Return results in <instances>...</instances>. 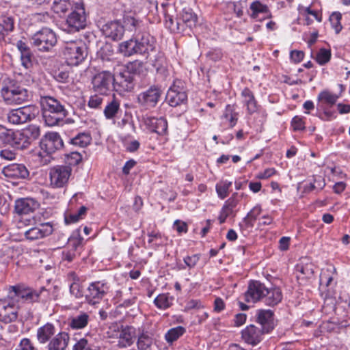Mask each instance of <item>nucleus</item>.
<instances>
[{
    "mask_svg": "<svg viewBox=\"0 0 350 350\" xmlns=\"http://www.w3.org/2000/svg\"><path fill=\"white\" fill-rule=\"evenodd\" d=\"M69 338V335L66 332L59 333L49 343V350H65L68 346Z\"/></svg>",
    "mask_w": 350,
    "mask_h": 350,
    "instance_id": "29",
    "label": "nucleus"
},
{
    "mask_svg": "<svg viewBox=\"0 0 350 350\" xmlns=\"http://www.w3.org/2000/svg\"><path fill=\"white\" fill-rule=\"evenodd\" d=\"M115 76L109 71L97 73L92 79V86L95 92L102 95H107L114 90Z\"/></svg>",
    "mask_w": 350,
    "mask_h": 350,
    "instance_id": "7",
    "label": "nucleus"
},
{
    "mask_svg": "<svg viewBox=\"0 0 350 350\" xmlns=\"http://www.w3.org/2000/svg\"><path fill=\"white\" fill-rule=\"evenodd\" d=\"M165 27L169 29L172 32H181L180 26H178V16L176 18V23H174L173 16L169 14L167 12L165 13Z\"/></svg>",
    "mask_w": 350,
    "mask_h": 350,
    "instance_id": "54",
    "label": "nucleus"
},
{
    "mask_svg": "<svg viewBox=\"0 0 350 350\" xmlns=\"http://www.w3.org/2000/svg\"><path fill=\"white\" fill-rule=\"evenodd\" d=\"M113 55V50L110 44H105L97 52V56L103 61H110L111 57Z\"/></svg>",
    "mask_w": 350,
    "mask_h": 350,
    "instance_id": "56",
    "label": "nucleus"
},
{
    "mask_svg": "<svg viewBox=\"0 0 350 350\" xmlns=\"http://www.w3.org/2000/svg\"><path fill=\"white\" fill-rule=\"evenodd\" d=\"M39 206L32 198H22L15 202V211L18 215H27L33 213Z\"/></svg>",
    "mask_w": 350,
    "mask_h": 350,
    "instance_id": "24",
    "label": "nucleus"
},
{
    "mask_svg": "<svg viewBox=\"0 0 350 350\" xmlns=\"http://www.w3.org/2000/svg\"><path fill=\"white\" fill-rule=\"evenodd\" d=\"M123 326V325H120L117 323H111L109 326L108 329L106 332V337L109 339H111V342H116V340L118 338V336L120 334Z\"/></svg>",
    "mask_w": 350,
    "mask_h": 350,
    "instance_id": "51",
    "label": "nucleus"
},
{
    "mask_svg": "<svg viewBox=\"0 0 350 350\" xmlns=\"http://www.w3.org/2000/svg\"><path fill=\"white\" fill-rule=\"evenodd\" d=\"M83 241V238L79 234H77L76 236H71L68 243L69 250H73L77 253L82 247Z\"/></svg>",
    "mask_w": 350,
    "mask_h": 350,
    "instance_id": "52",
    "label": "nucleus"
},
{
    "mask_svg": "<svg viewBox=\"0 0 350 350\" xmlns=\"http://www.w3.org/2000/svg\"><path fill=\"white\" fill-rule=\"evenodd\" d=\"M265 334L267 333L261 328L250 325L242 330L241 338L248 345L256 346L262 340Z\"/></svg>",
    "mask_w": 350,
    "mask_h": 350,
    "instance_id": "17",
    "label": "nucleus"
},
{
    "mask_svg": "<svg viewBox=\"0 0 350 350\" xmlns=\"http://www.w3.org/2000/svg\"><path fill=\"white\" fill-rule=\"evenodd\" d=\"M267 287L258 280H251L244 296L245 301L248 303H257L263 301Z\"/></svg>",
    "mask_w": 350,
    "mask_h": 350,
    "instance_id": "15",
    "label": "nucleus"
},
{
    "mask_svg": "<svg viewBox=\"0 0 350 350\" xmlns=\"http://www.w3.org/2000/svg\"><path fill=\"white\" fill-rule=\"evenodd\" d=\"M200 259V254H193L191 256H187L184 258L183 261L185 266L180 265L179 269H185L187 267L189 269L194 268Z\"/></svg>",
    "mask_w": 350,
    "mask_h": 350,
    "instance_id": "58",
    "label": "nucleus"
},
{
    "mask_svg": "<svg viewBox=\"0 0 350 350\" xmlns=\"http://www.w3.org/2000/svg\"><path fill=\"white\" fill-rule=\"evenodd\" d=\"M55 334V327L51 323H46L37 331V338L40 343L46 342Z\"/></svg>",
    "mask_w": 350,
    "mask_h": 350,
    "instance_id": "36",
    "label": "nucleus"
},
{
    "mask_svg": "<svg viewBox=\"0 0 350 350\" xmlns=\"http://www.w3.org/2000/svg\"><path fill=\"white\" fill-rule=\"evenodd\" d=\"M163 94L161 86L153 84L137 95V102L143 109H152L161 101Z\"/></svg>",
    "mask_w": 350,
    "mask_h": 350,
    "instance_id": "5",
    "label": "nucleus"
},
{
    "mask_svg": "<svg viewBox=\"0 0 350 350\" xmlns=\"http://www.w3.org/2000/svg\"><path fill=\"white\" fill-rule=\"evenodd\" d=\"M237 197V193H233L232 196L225 202L221 208V210L226 214H228L229 216L232 215L233 217H234L236 215V213L234 211V208L237 206L239 203Z\"/></svg>",
    "mask_w": 350,
    "mask_h": 350,
    "instance_id": "44",
    "label": "nucleus"
},
{
    "mask_svg": "<svg viewBox=\"0 0 350 350\" xmlns=\"http://www.w3.org/2000/svg\"><path fill=\"white\" fill-rule=\"evenodd\" d=\"M262 209L260 206H255L243 218V223L245 228H252L254 221L261 213Z\"/></svg>",
    "mask_w": 350,
    "mask_h": 350,
    "instance_id": "40",
    "label": "nucleus"
},
{
    "mask_svg": "<svg viewBox=\"0 0 350 350\" xmlns=\"http://www.w3.org/2000/svg\"><path fill=\"white\" fill-rule=\"evenodd\" d=\"M18 317V312L14 308H0V321L5 323L14 321Z\"/></svg>",
    "mask_w": 350,
    "mask_h": 350,
    "instance_id": "42",
    "label": "nucleus"
},
{
    "mask_svg": "<svg viewBox=\"0 0 350 350\" xmlns=\"http://www.w3.org/2000/svg\"><path fill=\"white\" fill-rule=\"evenodd\" d=\"M221 118L228 122L230 128H233L237 122L238 113L234 111L232 106L228 105Z\"/></svg>",
    "mask_w": 350,
    "mask_h": 350,
    "instance_id": "45",
    "label": "nucleus"
},
{
    "mask_svg": "<svg viewBox=\"0 0 350 350\" xmlns=\"http://www.w3.org/2000/svg\"><path fill=\"white\" fill-rule=\"evenodd\" d=\"M64 142L60 135L55 132L46 133L40 142L41 150L46 154H51L60 150Z\"/></svg>",
    "mask_w": 350,
    "mask_h": 350,
    "instance_id": "14",
    "label": "nucleus"
},
{
    "mask_svg": "<svg viewBox=\"0 0 350 350\" xmlns=\"http://www.w3.org/2000/svg\"><path fill=\"white\" fill-rule=\"evenodd\" d=\"M122 23L124 26V31L127 30L133 32V36L142 32L144 27L143 22L141 20L131 15H124Z\"/></svg>",
    "mask_w": 350,
    "mask_h": 350,
    "instance_id": "27",
    "label": "nucleus"
},
{
    "mask_svg": "<svg viewBox=\"0 0 350 350\" xmlns=\"http://www.w3.org/2000/svg\"><path fill=\"white\" fill-rule=\"evenodd\" d=\"M103 98L99 95L95 94L90 97L88 105L92 109H99L101 107Z\"/></svg>",
    "mask_w": 350,
    "mask_h": 350,
    "instance_id": "63",
    "label": "nucleus"
},
{
    "mask_svg": "<svg viewBox=\"0 0 350 350\" xmlns=\"http://www.w3.org/2000/svg\"><path fill=\"white\" fill-rule=\"evenodd\" d=\"M86 26V16L83 8H77L67 17L63 29L68 33H75Z\"/></svg>",
    "mask_w": 350,
    "mask_h": 350,
    "instance_id": "11",
    "label": "nucleus"
},
{
    "mask_svg": "<svg viewBox=\"0 0 350 350\" xmlns=\"http://www.w3.org/2000/svg\"><path fill=\"white\" fill-rule=\"evenodd\" d=\"M70 8V0H54L52 5L54 12L58 14L66 13Z\"/></svg>",
    "mask_w": 350,
    "mask_h": 350,
    "instance_id": "49",
    "label": "nucleus"
},
{
    "mask_svg": "<svg viewBox=\"0 0 350 350\" xmlns=\"http://www.w3.org/2000/svg\"><path fill=\"white\" fill-rule=\"evenodd\" d=\"M31 44L38 51L49 52L57 44V37L51 29L42 28L31 38Z\"/></svg>",
    "mask_w": 350,
    "mask_h": 350,
    "instance_id": "4",
    "label": "nucleus"
},
{
    "mask_svg": "<svg viewBox=\"0 0 350 350\" xmlns=\"http://www.w3.org/2000/svg\"><path fill=\"white\" fill-rule=\"evenodd\" d=\"M135 75L132 73L129 68L120 72L115 76L114 90L122 94L131 92L135 84Z\"/></svg>",
    "mask_w": 350,
    "mask_h": 350,
    "instance_id": "12",
    "label": "nucleus"
},
{
    "mask_svg": "<svg viewBox=\"0 0 350 350\" xmlns=\"http://www.w3.org/2000/svg\"><path fill=\"white\" fill-rule=\"evenodd\" d=\"M53 231V226L47 222L27 230L25 232V237L29 240L33 241L47 237L51 234Z\"/></svg>",
    "mask_w": 350,
    "mask_h": 350,
    "instance_id": "22",
    "label": "nucleus"
},
{
    "mask_svg": "<svg viewBox=\"0 0 350 350\" xmlns=\"http://www.w3.org/2000/svg\"><path fill=\"white\" fill-rule=\"evenodd\" d=\"M135 338V328L130 325H124L116 340V346L119 349H126L129 347L133 345Z\"/></svg>",
    "mask_w": 350,
    "mask_h": 350,
    "instance_id": "18",
    "label": "nucleus"
},
{
    "mask_svg": "<svg viewBox=\"0 0 350 350\" xmlns=\"http://www.w3.org/2000/svg\"><path fill=\"white\" fill-rule=\"evenodd\" d=\"M0 25L8 33L14 31L15 28V17L10 10H0Z\"/></svg>",
    "mask_w": 350,
    "mask_h": 350,
    "instance_id": "31",
    "label": "nucleus"
},
{
    "mask_svg": "<svg viewBox=\"0 0 350 350\" xmlns=\"http://www.w3.org/2000/svg\"><path fill=\"white\" fill-rule=\"evenodd\" d=\"M131 44H133V40L131 39L121 42L118 46L119 52L125 57L133 55Z\"/></svg>",
    "mask_w": 350,
    "mask_h": 350,
    "instance_id": "60",
    "label": "nucleus"
},
{
    "mask_svg": "<svg viewBox=\"0 0 350 350\" xmlns=\"http://www.w3.org/2000/svg\"><path fill=\"white\" fill-rule=\"evenodd\" d=\"M186 332V329L183 326H177L170 329L165 334V338L168 343L172 344L177 340Z\"/></svg>",
    "mask_w": 350,
    "mask_h": 350,
    "instance_id": "43",
    "label": "nucleus"
},
{
    "mask_svg": "<svg viewBox=\"0 0 350 350\" xmlns=\"http://www.w3.org/2000/svg\"><path fill=\"white\" fill-rule=\"evenodd\" d=\"M338 98V95L333 94L328 90H323L318 95L317 105L321 104L324 107H331L336 104Z\"/></svg>",
    "mask_w": 350,
    "mask_h": 350,
    "instance_id": "34",
    "label": "nucleus"
},
{
    "mask_svg": "<svg viewBox=\"0 0 350 350\" xmlns=\"http://www.w3.org/2000/svg\"><path fill=\"white\" fill-rule=\"evenodd\" d=\"M232 184V182L228 180H221L217 183L215 189L219 198L223 200L228 196L229 189Z\"/></svg>",
    "mask_w": 350,
    "mask_h": 350,
    "instance_id": "50",
    "label": "nucleus"
},
{
    "mask_svg": "<svg viewBox=\"0 0 350 350\" xmlns=\"http://www.w3.org/2000/svg\"><path fill=\"white\" fill-rule=\"evenodd\" d=\"M63 55L70 66H78L88 56V48L81 40L66 42L63 49Z\"/></svg>",
    "mask_w": 350,
    "mask_h": 350,
    "instance_id": "3",
    "label": "nucleus"
},
{
    "mask_svg": "<svg viewBox=\"0 0 350 350\" xmlns=\"http://www.w3.org/2000/svg\"><path fill=\"white\" fill-rule=\"evenodd\" d=\"M165 99L170 106L175 107L187 103V94L183 88L173 85L168 90Z\"/></svg>",
    "mask_w": 350,
    "mask_h": 350,
    "instance_id": "21",
    "label": "nucleus"
},
{
    "mask_svg": "<svg viewBox=\"0 0 350 350\" xmlns=\"http://www.w3.org/2000/svg\"><path fill=\"white\" fill-rule=\"evenodd\" d=\"M331 59V52L325 49H321L317 53L315 60L317 62L323 66L329 62Z\"/></svg>",
    "mask_w": 350,
    "mask_h": 350,
    "instance_id": "57",
    "label": "nucleus"
},
{
    "mask_svg": "<svg viewBox=\"0 0 350 350\" xmlns=\"http://www.w3.org/2000/svg\"><path fill=\"white\" fill-rule=\"evenodd\" d=\"M38 112L36 105H25L10 110L7 113V120L12 124H21L33 120Z\"/></svg>",
    "mask_w": 350,
    "mask_h": 350,
    "instance_id": "6",
    "label": "nucleus"
},
{
    "mask_svg": "<svg viewBox=\"0 0 350 350\" xmlns=\"http://www.w3.org/2000/svg\"><path fill=\"white\" fill-rule=\"evenodd\" d=\"M250 9L252 11L250 16L254 19L259 20L258 16L260 14H264L262 19L270 18L272 17L269 8L259 1L252 2L250 4Z\"/></svg>",
    "mask_w": 350,
    "mask_h": 350,
    "instance_id": "30",
    "label": "nucleus"
},
{
    "mask_svg": "<svg viewBox=\"0 0 350 350\" xmlns=\"http://www.w3.org/2000/svg\"><path fill=\"white\" fill-rule=\"evenodd\" d=\"M329 107H324L323 105H317L316 116L323 121H330L336 118V113L334 111H331Z\"/></svg>",
    "mask_w": 350,
    "mask_h": 350,
    "instance_id": "41",
    "label": "nucleus"
},
{
    "mask_svg": "<svg viewBox=\"0 0 350 350\" xmlns=\"http://www.w3.org/2000/svg\"><path fill=\"white\" fill-rule=\"evenodd\" d=\"M142 55L148 54L154 49L153 38L146 32H140L134 36Z\"/></svg>",
    "mask_w": 350,
    "mask_h": 350,
    "instance_id": "25",
    "label": "nucleus"
},
{
    "mask_svg": "<svg viewBox=\"0 0 350 350\" xmlns=\"http://www.w3.org/2000/svg\"><path fill=\"white\" fill-rule=\"evenodd\" d=\"M30 144L29 139H27L22 130L14 131L12 142L10 143L11 146L16 149L23 150L27 148Z\"/></svg>",
    "mask_w": 350,
    "mask_h": 350,
    "instance_id": "32",
    "label": "nucleus"
},
{
    "mask_svg": "<svg viewBox=\"0 0 350 350\" xmlns=\"http://www.w3.org/2000/svg\"><path fill=\"white\" fill-rule=\"evenodd\" d=\"M72 350H98L87 338H83L79 340L73 346Z\"/></svg>",
    "mask_w": 350,
    "mask_h": 350,
    "instance_id": "55",
    "label": "nucleus"
},
{
    "mask_svg": "<svg viewBox=\"0 0 350 350\" xmlns=\"http://www.w3.org/2000/svg\"><path fill=\"white\" fill-rule=\"evenodd\" d=\"M256 321L267 334L270 333L276 325L274 313L269 309L258 310L256 314Z\"/></svg>",
    "mask_w": 350,
    "mask_h": 350,
    "instance_id": "16",
    "label": "nucleus"
},
{
    "mask_svg": "<svg viewBox=\"0 0 350 350\" xmlns=\"http://www.w3.org/2000/svg\"><path fill=\"white\" fill-rule=\"evenodd\" d=\"M8 297L12 301L7 306H14V304H45L49 292L45 287L35 289L24 283H18L8 287Z\"/></svg>",
    "mask_w": 350,
    "mask_h": 350,
    "instance_id": "1",
    "label": "nucleus"
},
{
    "mask_svg": "<svg viewBox=\"0 0 350 350\" xmlns=\"http://www.w3.org/2000/svg\"><path fill=\"white\" fill-rule=\"evenodd\" d=\"M121 112L120 101L116 98L108 102L103 111L105 118L108 120L117 118Z\"/></svg>",
    "mask_w": 350,
    "mask_h": 350,
    "instance_id": "35",
    "label": "nucleus"
},
{
    "mask_svg": "<svg viewBox=\"0 0 350 350\" xmlns=\"http://www.w3.org/2000/svg\"><path fill=\"white\" fill-rule=\"evenodd\" d=\"M109 290L110 286L105 280L93 282L87 289L85 299L90 304H99Z\"/></svg>",
    "mask_w": 350,
    "mask_h": 350,
    "instance_id": "9",
    "label": "nucleus"
},
{
    "mask_svg": "<svg viewBox=\"0 0 350 350\" xmlns=\"http://www.w3.org/2000/svg\"><path fill=\"white\" fill-rule=\"evenodd\" d=\"M92 137L88 132H82L78 133L75 137L69 139V143L75 146L85 148L90 144Z\"/></svg>",
    "mask_w": 350,
    "mask_h": 350,
    "instance_id": "37",
    "label": "nucleus"
},
{
    "mask_svg": "<svg viewBox=\"0 0 350 350\" xmlns=\"http://www.w3.org/2000/svg\"><path fill=\"white\" fill-rule=\"evenodd\" d=\"M41 112L45 124L49 126H54L62 124L64 122V118L68 114V113L64 112Z\"/></svg>",
    "mask_w": 350,
    "mask_h": 350,
    "instance_id": "28",
    "label": "nucleus"
},
{
    "mask_svg": "<svg viewBox=\"0 0 350 350\" xmlns=\"http://www.w3.org/2000/svg\"><path fill=\"white\" fill-rule=\"evenodd\" d=\"M0 94L3 102L10 105H21L29 101L31 96L21 82L8 77L3 79Z\"/></svg>",
    "mask_w": 350,
    "mask_h": 350,
    "instance_id": "2",
    "label": "nucleus"
},
{
    "mask_svg": "<svg viewBox=\"0 0 350 350\" xmlns=\"http://www.w3.org/2000/svg\"><path fill=\"white\" fill-rule=\"evenodd\" d=\"M88 320L89 316L85 313H83L73 317L69 325L72 329H82L88 325Z\"/></svg>",
    "mask_w": 350,
    "mask_h": 350,
    "instance_id": "47",
    "label": "nucleus"
},
{
    "mask_svg": "<svg viewBox=\"0 0 350 350\" xmlns=\"http://www.w3.org/2000/svg\"><path fill=\"white\" fill-rule=\"evenodd\" d=\"M245 98V103L247 105V111L250 113H253L257 110V103L255 100L252 92L247 88H245L241 93Z\"/></svg>",
    "mask_w": 350,
    "mask_h": 350,
    "instance_id": "38",
    "label": "nucleus"
},
{
    "mask_svg": "<svg viewBox=\"0 0 350 350\" xmlns=\"http://www.w3.org/2000/svg\"><path fill=\"white\" fill-rule=\"evenodd\" d=\"M81 160L82 155L77 151L71 152L70 153L65 155V161L68 164V166L77 165L81 161Z\"/></svg>",
    "mask_w": 350,
    "mask_h": 350,
    "instance_id": "59",
    "label": "nucleus"
},
{
    "mask_svg": "<svg viewBox=\"0 0 350 350\" xmlns=\"http://www.w3.org/2000/svg\"><path fill=\"white\" fill-rule=\"evenodd\" d=\"M27 137L30 144L37 139L40 135V128L36 124H30L22 130Z\"/></svg>",
    "mask_w": 350,
    "mask_h": 350,
    "instance_id": "46",
    "label": "nucleus"
},
{
    "mask_svg": "<svg viewBox=\"0 0 350 350\" xmlns=\"http://www.w3.org/2000/svg\"><path fill=\"white\" fill-rule=\"evenodd\" d=\"M100 31L105 38L119 41L123 38L124 26L120 20L107 21L101 25Z\"/></svg>",
    "mask_w": 350,
    "mask_h": 350,
    "instance_id": "13",
    "label": "nucleus"
},
{
    "mask_svg": "<svg viewBox=\"0 0 350 350\" xmlns=\"http://www.w3.org/2000/svg\"><path fill=\"white\" fill-rule=\"evenodd\" d=\"M15 350H37L31 340L29 338H23Z\"/></svg>",
    "mask_w": 350,
    "mask_h": 350,
    "instance_id": "64",
    "label": "nucleus"
},
{
    "mask_svg": "<svg viewBox=\"0 0 350 350\" xmlns=\"http://www.w3.org/2000/svg\"><path fill=\"white\" fill-rule=\"evenodd\" d=\"M328 273H332L336 274V269L334 266H329L327 268L325 271H323L320 276V291L321 292V296L325 299V304L327 306L336 305V303L334 302L333 297V276L327 274Z\"/></svg>",
    "mask_w": 350,
    "mask_h": 350,
    "instance_id": "8",
    "label": "nucleus"
},
{
    "mask_svg": "<svg viewBox=\"0 0 350 350\" xmlns=\"http://www.w3.org/2000/svg\"><path fill=\"white\" fill-rule=\"evenodd\" d=\"M87 211V207H85V206H81L77 213H72L68 216H66L65 217V222L67 224H69L78 221L79 219L83 218L84 215H85Z\"/></svg>",
    "mask_w": 350,
    "mask_h": 350,
    "instance_id": "53",
    "label": "nucleus"
},
{
    "mask_svg": "<svg viewBox=\"0 0 350 350\" xmlns=\"http://www.w3.org/2000/svg\"><path fill=\"white\" fill-rule=\"evenodd\" d=\"M14 131L8 129L3 126L0 131V142L4 144L10 145Z\"/></svg>",
    "mask_w": 350,
    "mask_h": 350,
    "instance_id": "61",
    "label": "nucleus"
},
{
    "mask_svg": "<svg viewBox=\"0 0 350 350\" xmlns=\"http://www.w3.org/2000/svg\"><path fill=\"white\" fill-rule=\"evenodd\" d=\"M177 15L178 26L181 31H185L187 28L192 29L196 26L198 16L191 8H183Z\"/></svg>",
    "mask_w": 350,
    "mask_h": 350,
    "instance_id": "19",
    "label": "nucleus"
},
{
    "mask_svg": "<svg viewBox=\"0 0 350 350\" xmlns=\"http://www.w3.org/2000/svg\"><path fill=\"white\" fill-rule=\"evenodd\" d=\"M72 168L68 165H56L49 170L50 185L53 188H63L68 182Z\"/></svg>",
    "mask_w": 350,
    "mask_h": 350,
    "instance_id": "10",
    "label": "nucleus"
},
{
    "mask_svg": "<svg viewBox=\"0 0 350 350\" xmlns=\"http://www.w3.org/2000/svg\"><path fill=\"white\" fill-rule=\"evenodd\" d=\"M282 298V293L280 288H267L262 303L269 306H275L281 302Z\"/></svg>",
    "mask_w": 350,
    "mask_h": 350,
    "instance_id": "26",
    "label": "nucleus"
},
{
    "mask_svg": "<svg viewBox=\"0 0 350 350\" xmlns=\"http://www.w3.org/2000/svg\"><path fill=\"white\" fill-rule=\"evenodd\" d=\"M39 103L41 111L68 113L61 101L51 96H40Z\"/></svg>",
    "mask_w": 350,
    "mask_h": 350,
    "instance_id": "20",
    "label": "nucleus"
},
{
    "mask_svg": "<svg viewBox=\"0 0 350 350\" xmlns=\"http://www.w3.org/2000/svg\"><path fill=\"white\" fill-rule=\"evenodd\" d=\"M3 173L6 177L11 178H26L29 175L27 167L19 163H12L5 167Z\"/></svg>",
    "mask_w": 350,
    "mask_h": 350,
    "instance_id": "23",
    "label": "nucleus"
},
{
    "mask_svg": "<svg viewBox=\"0 0 350 350\" xmlns=\"http://www.w3.org/2000/svg\"><path fill=\"white\" fill-rule=\"evenodd\" d=\"M148 125L152 132L159 135H164L167 130V122L165 118H151L148 120Z\"/></svg>",
    "mask_w": 350,
    "mask_h": 350,
    "instance_id": "33",
    "label": "nucleus"
},
{
    "mask_svg": "<svg viewBox=\"0 0 350 350\" xmlns=\"http://www.w3.org/2000/svg\"><path fill=\"white\" fill-rule=\"evenodd\" d=\"M152 338L147 332H142L138 335L137 347L138 350H151Z\"/></svg>",
    "mask_w": 350,
    "mask_h": 350,
    "instance_id": "39",
    "label": "nucleus"
},
{
    "mask_svg": "<svg viewBox=\"0 0 350 350\" xmlns=\"http://www.w3.org/2000/svg\"><path fill=\"white\" fill-rule=\"evenodd\" d=\"M342 18L341 14L339 12H334L329 17L332 26L335 29L336 33H338L342 29L340 20Z\"/></svg>",
    "mask_w": 350,
    "mask_h": 350,
    "instance_id": "62",
    "label": "nucleus"
},
{
    "mask_svg": "<svg viewBox=\"0 0 350 350\" xmlns=\"http://www.w3.org/2000/svg\"><path fill=\"white\" fill-rule=\"evenodd\" d=\"M152 66L156 69L157 73L164 75L167 72L166 61L164 55L159 53L154 59L152 61Z\"/></svg>",
    "mask_w": 350,
    "mask_h": 350,
    "instance_id": "48",
    "label": "nucleus"
}]
</instances>
